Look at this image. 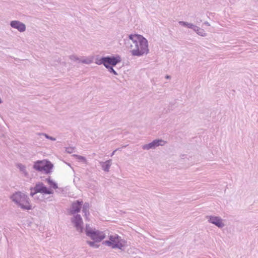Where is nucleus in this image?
<instances>
[{
	"label": "nucleus",
	"mask_w": 258,
	"mask_h": 258,
	"mask_svg": "<svg viewBox=\"0 0 258 258\" xmlns=\"http://www.w3.org/2000/svg\"><path fill=\"white\" fill-rule=\"evenodd\" d=\"M69 58L72 61L78 63L81 62V57H79L76 54H73L69 55Z\"/></svg>",
	"instance_id": "17"
},
{
	"label": "nucleus",
	"mask_w": 258,
	"mask_h": 258,
	"mask_svg": "<svg viewBox=\"0 0 258 258\" xmlns=\"http://www.w3.org/2000/svg\"><path fill=\"white\" fill-rule=\"evenodd\" d=\"M16 167L19 169L20 173L26 178L29 177V174L27 170L26 167L21 164V163H17L16 165Z\"/></svg>",
	"instance_id": "14"
},
{
	"label": "nucleus",
	"mask_w": 258,
	"mask_h": 258,
	"mask_svg": "<svg viewBox=\"0 0 258 258\" xmlns=\"http://www.w3.org/2000/svg\"><path fill=\"white\" fill-rule=\"evenodd\" d=\"M10 199L17 206L24 210H30L31 206L28 196L21 191H16L11 195Z\"/></svg>",
	"instance_id": "3"
},
{
	"label": "nucleus",
	"mask_w": 258,
	"mask_h": 258,
	"mask_svg": "<svg viewBox=\"0 0 258 258\" xmlns=\"http://www.w3.org/2000/svg\"><path fill=\"white\" fill-rule=\"evenodd\" d=\"M35 194H36V193H35V192H31L30 193V195H31V196H32V197H33V196Z\"/></svg>",
	"instance_id": "27"
},
{
	"label": "nucleus",
	"mask_w": 258,
	"mask_h": 258,
	"mask_svg": "<svg viewBox=\"0 0 258 258\" xmlns=\"http://www.w3.org/2000/svg\"><path fill=\"white\" fill-rule=\"evenodd\" d=\"M43 181L44 182H38L36 183L33 188L35 193L40 192L43 195L53 194V189L58 188L57 183L50 179V178H46Z\"/></svg>",
	"instance_id": "2"
},
{
	"label": "nucleus",
	"mask_w": 258,
	"mask_h": 258,
	"mask_svg": "<svg viewBox=\"0 0 258 258\" xmlns=\"http://www.w3.org/2000/svg\"><path fill=\"white\" fill-rule=\"evenodd\" d=\"M178 23L182 26L187 27V28L191 29H193V28L195 26V25H194L191 23H188L186 22H184V21H179L178 22Z\"/></svg>",
	"instance_id": "18"
},
{
	"label": "nucleus",
	"mask_w": 258,
	"mask_h": 258,
	"mask_svg": "<svg viewBox=\"0 0 258 258\" xmlns=\"http://www.w3.org/2000/svg\"><path fill=\"white\" fill-rule=\"evenodd\" d=\"M108 70V71L111 73H113L114 75H117V73H116V72L113 69V68L112 67V66H110V67H109V68H106Z\"/></svg>",
	"instance_id": "21"
},
{
	"label": "nucleus",
	"mask_w": 258,
	"mask_h": 258,
	"mask_svg": "<svg viewBox=\"0 0 258 258\" xmlns=\"http://www.w3.org/2000/svg\"><path fill=\"white\" fill-rule=\"evenodd\" d=\"M71 223L76 231L79 233H82L84 231V223L80 214L71 215Z\"/></svg>",
	"instance_id": "9"
},
{
	"label": "nucleus",
	"mask_w": 258,
	"mask_h": 258,
	"mask_svg": "<svg viewBox=\"0 0 258 258\" xmlns=\"http://www.w3.org/2000/svg\"><path fill=\"white\" fill-rule=\"evenodd\" d=\"M85 232L88 237L97 242L101 241L105 237V234L103 231L91 227L88 224L86 225Z\"/></svg>",
	"instance_id": "6"
},
{
	"label": "nucleus",
	"mask_w": 258,
	"mask_h": 258,
	"mask_svg": "<svg viewBox=\"0 0 258 258\" xmlns=\"http://www.w3.org/2000/svg\"><path fill=\"white\" fill-rule=\"evenodd\" d=\"M11 27L17 30L20 33L24 32L26 30V26L23 22L18 20H12L10 23Z\"/></svg>",
	"instance_id": "11"
},
{
	"label": "nucleus",
	"mask_w": 258,
	"mask_h": 258,
	"mask_svg": "<svg viewBox=\"0 0 258 258\" xmlns=\"http://www.w3.org/2000/svg\"><path fill=\"white\" fill-rule=\"evenodd\" d=\"M99 164L102 170L105 172H109L111 166L112 165V160L109 159L105 162L100 161Z\"/></svg>",
	"instance_id": "13"
},
{
	"label": "nucleus",
	"mask_w": 258,
	"mask_h": 258,
	"mask_svg": "<svg viewBox=\"0 0 258 258\" xmlns=\"http://www.w3.org/2000/svg\"><path fill=\"white\" fill-rule=\"evenodd\" d=\"M161 145V140L156 139L153 140L152 142L144 144L142 146V149L144 151H148L149 150H154L157 147Z\"/></svg>",
	"instance_id": "12"
},
{
	"label": "nucleus",
	"mask_w": 258,
	"mask_h": 258,
	"mask_svg": "<svg viewBox=\"0 0 258 258\" xmlns=\"http://www.w3.org/2000/svg\"><path fill=\"white\" fill-rule=\"evenodd\" d=\"M77 159L83 161L85 163H87V160L86 158L84 156H82L78 155H74Z\"/></svg>",
	"instance_id": "20"
},
{
	"label": "nucleus",
	"mask_w": 258,
	"mask_h": 258,
	"mask_svg": "<svg viewBox=\"0 0 258 258\" xmlns=\"http://www.w3.org/2000/svg\"><path fill=\"white\" fill-rule=\"evenodd\" d=\"M82 208L85 216L88 219L89 215V205L85 203L83 205L82 201H76L73 202L69 211V214L70 215H78Z\"/></svg>",
	"instance_id": "5"
},
{
	"label": "nucleus",
	"mask_w": 258,
	"mask_h": 258,
	"mask_svg": "<svg viewBox=\"0 0 258 258\" xmlns=\"http://www.w3.org/2000/svg\"><path fill=\"white\" fill-rule=\"evenodd\" d=\"M204 24H205V25H207V26H210V24H209V22H204Z\"/></svg>",
	"instance_id": "25"
},
{
	"label": "nucleus",
	"mask_w": 258,
	"mask_h": 258,
	"mask_svg": "<svg viewBox=\"0 0 258 258\" xmlns=\"http://www.w3.org/2000/svg\"><path fill=\"white\" fill-rule=\"evenodd\" d=\"M124 40L126 48L132 55L140 56L148 52V41L142 35L131 34Z\"/></svg>",
	"instance_id": "1"
},
{
	"label": "nucleus",
	"mask_w": 258,
	"mask_h": 258,
	"mask_svg": "<svg viewBox=\"0 0 258 258\" xmlns=\"http://www.w3.org/2000/svg\"><path fill=\"white\" fill-rule=\"evenodd\" d=\"M93 56H87V57L83 56V57H81L80 63H82L83 64H89L92 63L93 62Z\"/></svg>",
	"instance_id": "15"
},
{
	"label": "nucleus",
	"mask_w": 258,
	"mask_h": 258,
	"mask_svg": "<svg viewBox=\"0 0 258 258\" xmlns=\"http://www.w3.org/2000/svg\"><path fill=\"white\" fill-rule=\"evenodd\" d=\"M165 78L167 79H170L171 78V77L169 75H166L165 76Z\"/></svg>",
	"instance_id": "26"
},
{
	"label": "nucleus",
	"mask_w": 258,
	"mask_h": 258,
	"mask_svg": "<svg viewBox=\"0 0 258 258\" xmlns=\"http://www.w3.org/2000/svg\"><path fill=\"white\" fill-rule=\"evenodd\" d=\"M53 164L46 160H38L34 163L33 168L35 170L48 174L51 172Z\"/></svg>",
	"instance_id": "7"
},
{
	"label": "nucleus",
	"mask_w": 258,
	"mask_h": 258,
	"mask_svg": "<svg viewBox=\"0 0 258 258\" xmlns=\"http://www.w3.org/2000/svg\"><path fill=\"white\" fill-rule=\"evenodd\" d=\"M38 135H39V136H44L46 139H49H49H50V138H51V136H48L47 134H45V133H39Z\"/></svg>",
	"instance_id": "22"
},
{
	"label": "nucleus",
	"mask_w": 258,
	"mask_h": 258,
	"mask_svg": "<svg viewBox=\"0 0 258 258\" xmlns=\"http://www.w3.org/2000/svg\"><path fill=\"white\" fill-rule=\"evenodd\" d=\"M202 20L201 19H199V20L197 21V22H201Z\"/></svg>",
	"instance_id": "29"
},
{
	"label": "nucleus",
	"mask_w": 258,
	"mask_h": 258,
	"mask_svg": "<svg viewBox=\"0 0 258 258\" xmlns=\"http://www.w3.org/2000/svg\"><path fill=\"white\" fill-rule=\"evenodd\" d=\"M102 244L111 247L113 249L118 248L123 250L126 246L127 242L116 234L109 236V240L104 241Z\"/></svg>",
	"instance_id": "4"
},
{
	"label": "nucleus",
	"mask_w": 258,
	"mask_h": 258,
	"mask_svg": "<svg viewBox=\"0 0 258 258\" xmlns=\"http://www.w3.org/2000/svg\"><path fill=\"white\" fill-rule=\"evenodd\" d=\"M50 140H51V141H54L56 140V139L55 138H53L52 137H51L50 139H49Z\"/></svg>",
	"instance_id": "24"
},
{
	"label": "nucleus",
	"mask_w": 258,
	"mask_h": 258,
	"mask_svg": "<svg viewBox=\"0 0 258 258\" xmlns=\"http://www.w3.org/2000/svg\"><path fill=\"white\" fill-rule=\"evenodd\" d=\"M99 242H97L93 240L87 241V244H89L90 246L95 248H97L99 247L100 245L99 244H98V243Z\"/></svg>",
	"instance_id": "19"
},
{
	"label": "nucleus",
	"mask_w": 258,
	"mask_h": 258,
	"mask_svg": "<svg viewBox=\"0 0 258 258\" xmlns=\"http://www.w3.org/2000/svg\"><path fill=\"white\" fill-rule=\"evenodd\" d=\"M194 31L197 32V33L201 36H206L207 35L204 29L195 25L193 29Z\"/></svg>",
	"instance_id": "16"
},
{
	"label": "nucleus",
	"mask_w": 258,
	"mask_h": 258,
	"mask_svg": "<svg viewBox=\"0 0 258 258\" xmlns=\"http://www.w3.org/2000/svg\"><path fill=\"white\" fill-rule=\"evenodd\" d=\"M73 149L72 148H68V149H67L66 151H67L68 153H71L72 152V151H73Z\"/></svg>",
	"instance_id": "23"
},
{
	"label": "nucleus",
	"mask_w": 258,
	"mask_h": 258,
	"mask_svg": "<svg viewBox=\"0 0 258 258\" xmlns=\"http://www.w3.org/2000/svg\"><path fill=\"white\" fill-rule=\"evenodd\" d=\"M116 151V150H114V151L112 152V154H111V156H112L114 155V153H115V152Z\"/></svg>",
	"instance_id": "28"
},
{
	"label": "nucleus",
	"mask_w": 258,
	"mask_h": 258,
	"mask_svg": "<svg viewBox=\"0 0 258 258\" xmlns=\"http://www.w3.org/2000/svg\"><path fill=\"white\" fill-rule=\"evenodd\" d=\"M121 60V57L119 55L112 57H103L99 59V62L97 63L99 64H103L105 68H109L110 66H115Z\"/></svg>",
	"instance_id": "8"
},
{
	"label": "nucleus",
	"mask_w": 258,
	"mask_h": 258,
	"mask_svg": "<svg viewBox=\"0 0 258 258\" xmlns=\"http://www.w3.org/2000/svg\"><path fill=\"white\" fill-rule=\"evenodd\" d=\"M206 219L208 222L216 225L219 228H222L225 226L223 220L220 217L210 215L207 216Z\"/></svg>",
	"instance_id": "10"
}]
</instances>
